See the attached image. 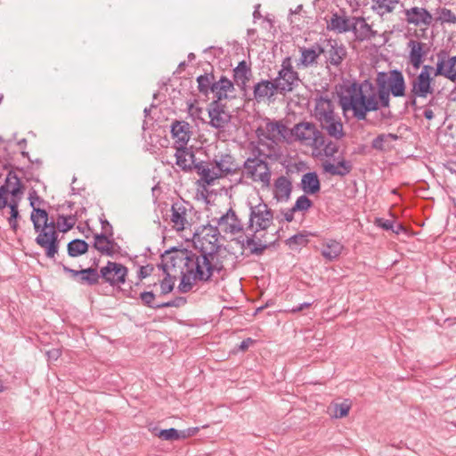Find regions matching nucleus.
Returning <instances> with one entry per match:
<instances>
[{
    "label": "nucleus",
    "instance_id": "a19ab883",
    "mask_svg": "<svg viewBox=\"0 0 456 456\" xmlns=\"http://www.w3.org/2000/svg\"><path fill=\"white\" fill-rule=\"evenodd\" d=\"M322 52L323 49L321 47H319V52L314 48H301V63L305 67L313 64Z\"/></svg>",
    "mask_w": 456,
    "mask_h": 456
},
{
    "label": "nucleus",
    "instance_id": "4468645a",
    "mask_svg": "<svg viewBox=\"0 0 456 456\" xmlns=\"http://www.w3.org/2000/svg\"><path fill=\"white\" fill-rule=\"evenodd\" d=\"M352 30L355 37L360 40H369L375 36V32L367 24L363 18H345L344 32Z\"/></svg>",
    "mask_w": 456,
    "mask_h": 456
},
{
    "label": "nucleus",
    "instance_id": "774afa93",
    "mask_svg": "<svg viewBox=\"0 0 456 456\" xmlns=\"http://www.w3.org/2000/svg\"><path fill=\"white\" fill-rule=\"evenodd\" d=\"M377 224L380 227H382L384 230H393V222L391 220H385L382 218H379L376 221Z\"/></svg>",
    "mask_w": 456,
    "mask_h": 456
},
{
    "label": "nucleus",
    "instance_id": "a878e982",
    "mask_svg": "<svg viewBox=\"0 0 456 456\" xmlns=\"http://www.w3.org/2000/svg\"><path fill=\"white\" fill-rule=\"evenodd\" d=\"M213 162L218 169L217 174H221V177L224 175L233 174L237 169L234 158L231 154H221L220 157L216 156Z\"/></svg>",
    "mask_w": 456,
    "mask_h": 456
},
{
    "label": "nucleus",
    "instance_id": "f704fd0d",
    "mask_svg": "<svg viewBox=\"0 0 456 456\" xmlns=\"http://www.w3.org/2000/svg\"><path fill=\"white\" fill-rule=\"evenodd\" d=\"M342 252V244L337 240H330L322 249V256L331 261L337 258Z\"/></svg>",
    "mask_w": 456,
    "mask_h": 456
},
{
    "label": "nucleus",
    "instance_id": "f8f14e48",
    "mask_svg": "<svg viewBox=\"0 0 456 456\" xmlns=\"http://www.w3.org/2000/svg\"><path fill=\"white\" fill-rule=\"evenodd\" d=\"M434 68L430 65H424L419 74L414 77L411 81V94L414 96H421L427 98L429 94L434 93L432 86L433 77L431 71Z\"/></svg>",
    "mask_w": 456,
    "mask_h": 456
},
{
    "label": "nucleus",
    "instance_id": "4c0bfd02",
    "mask_svg": "<svg viewBox=\"0 0 456 456\" xmlns=\"http://www.w3.org/2000/svg\"><path fill=\"white\" fill-rule=\"evenodd\" d=\"M77 213L69 216L59 215L57 222L58 230L63 233L71 230L77 221Z\"/></svg>",
    "mask_w": 456,
    "mask_h": 456
},
{
    "label": "nucleus",
    "instance_id": "2eb2a0df",
    "mask_svg": "<svg viewBox=\"0 0 456 456\" xmlns=\"http://www.w3.org/2000/svg\"><path fill=\"white\" fill-rule=\"evenodd\" d=\"M114 232L94 234L93 247L102 255L113 257L120 249V246L113 239Z\"/></svg>",
    "mask_w": 456,
    "mask_h": 456
},
{
    "label": "nucleus",
    "instance_id": "7c9ffc66",
    "mask_svg": "<svg viewBox=\"0 0 456 456\" xmlns=\"http://www.w3.org/2000/svg\"><path fill=\"white\" fill-rule=\"evenodd\" d=\"M315 129L316 127L314 124L302 122L294 126L292 134L295 135L296 139L309 144V139L314 134Z\"/></svg>",
    "mask_w": 456,
    "mask_h": 456
},
{
    "label": "nucleus",
    "instance_id": "864d4df0",
    "mask_svg": "<svg viewBox=\"0 0 456 456\" xmlns=\"http://www.w3.org/2000/svg\"><path fill=\"white\" fill-rule=\"evenodd\" d=\"M438 19L441 22L456 23V15L447 8L441 9Z\"/></svg>",
    "mask_w": 456,
    "mask_h": 456
},
{
    "label": "nucleus",
    "instance_id": "473e14b6",
    "mask_svg": "<svg viewBox=\"0 0 456 456\" xmlns=\"http://www.w3.org/2000/svg\"><path fill=\"white\" fill-rule=\"evenodd\" d=\"M21 198H13L11 199L10 201L7 200L6 208H10V217L8 219L11 229L13 232H17L19 224L17 220L20 217L19 212V204Z\"/></svg>",
    "mask_w": 456,
    "mask_h": 456
},
{
    "label": "nucleus",
    "instance_id": "13d9d810",
    "mask_svg": "<svg viewBox=\"0 0 456 456\" xmlns=\"http://www.w3.org/2000/svg\"><path fill=\"white\" fill-rule=\"evenodd\" d=\"M188 110L193 118L203 120L200 118V115L203 112V109L201 107L195 106L193 103H190L188 104Z\"/></svg>",
    "mask_w": 456,
    "mask_h": 456
},
{
    "label": "nucleus",
    "instance_id": "603ef678",
    "mask_svg": "<svg viewBox=\"0 0 456 456\" xmlns=\"http://www.w3.org/2000/svg\"><path fill=\"white\" fill-rule=\"evenodd\" d=\"M309 143H312L316 148H321V147H324V145L327 142H326V138L322 134V133L318 131L317 129H315L314 134H313L311 136V139H309Z\"/></svg>",
    "mask_w": 456,
    "mask_h": 456
},
{
    "label": "nucleus",
    "instance_id": "5701e85b",
    "mask_svg": "<svg viewBox=\"0 0 456 456\" xmlns=\"http://www.w3.org/2000/svg\"><path fill=\"white\" fill-rule=\"evenodd\" d=\"M300 186L305 194L314 195L320 191L321 183L316 172H307L302 175Z\"/></svg>",
    "mask_w": 456,
    "mask_h": 456
},
{
    "label": "nucleus",
    "instance_id": "c756f323",
    "mask_svg": "<svg viewBox=\"0 0 456 456\" xmlns=\"http://www.w3.org/2000/svg\"><path fill=\"white\" fill-rule=\"evenodd\" d=\"M77 282L89 287L100 284L98 269L93 266L81 269Z\"/></svg>",
    "mask_w": 456,
    "mask_h": 456
},
{
    "label": "nucleus",
    "instance_id": "dca6fc26",
    "mask_svg": "<svg viewBox=\"0 0 456 456\" xmlns=\"http://www.w3.org/2000/svg\"><path fill=\"white\" fill-rule=\"evenodd\" d=\"M278 94L286 95L293 92L300 84L301 80L297 71L278 72L274 78Z\"/></svg>",
    "mask_w": 456,
    "mask_h": 456
},
{
    "label": "nucleus",
    "instance_id": "1a4fd4ad",
    "mask_svg": "<svg viewBox=\"0 0 456 456\" xmlns=\"http://www.w3.org/2000/svg\"><path fill=\"white\" fill-rule=\"evenodd\" d=\"M273 221V212L263 200L253 206L249 203V219L247 229L257 233L265 231L271 226Z\"/></svg>",
    "mask_w": 456,
    "mask_h": 456
},
{
    "label": "nucleus",
    "instance_id": "79ce46f5",
    "mask_svg": "<svg viewBox=\"0 0 456 456\" xmlns=\"http://www.w3.org/2000/svg\"><path fill=\"white\" fill-rule=\"evenodd\" d=\"M327 62L336 67L339 66L342 62V47L330 45V49L327 52Z\"/></svg>",
    "mask_w": 456,
    "mask_h": 456
},
{
    "label": "nucleus",
    "instance_id": "9b49d317",
    "mask_svg": "<svg viewBox=\"0 0 456 456\" xmlns=\"http://www.w3.org/2000/svg\"><path fill=\"white\" fill-rule=\"evenodd\" d=\"M25 186L13 169L8 171L4 183L0 186V209L6 208L8 195L11 199L21 198L24 193Z\"/></svg>",
    "mask_w": 456,
    "mask_h": 456
},
{
    "label": "nucleus",
    "instance_id": "0eeeda50",
    "mask_svg": "<svg viewBox=\"0 0 456 456\" xmlns=\"http://www.w3.org/2000/svg\"><path fill=\"white\" fill-rule=\"evenodd\" d=\"M264 155L262 150L254 146L252 150V157L248 158L243 163V168L247 177L251 178L255 182H261L264 186L268 187L271 183V170L268 163L260 159Z\"/></svg>",
    "mask_w": 456,
    "mask_h": 456
},
{
    "label": "nucleus",
    "instance_id": "e2e57ef3",
    "mask_svg": "<svg viewBox=\"0 0 456 456\" xmlns=\"http://www.w3.org/2000/svg\"><path fill=\"white\" fill-rule=\"evenodd\" d=\"M289 72V71H296L293 69V66L291 64V59L290 57H286L282 62H281V68L279 70V72Z\"/></svg>",
    "mask_w": 456,
    "mask_h": 456
},
{
    "label": "nucleus",
    "instance_id": "69168bd1",
    "mask_svg": "<svg viewBox=\"0 0 456 456\" xmlns=\"http://www.w3.org/2000/svg\"><path fill=\"white\" fill-rule=\"evenodd\" d=\"M62 270L65 273H68L70 275V277L77 281L80 273V270H75L72 269L65 265H62Z\"/></svg>",
    "mask_w": 456,
    "mask_h": 456
},
{
    "label": "nucleus",
    "instance_id": "a18cd8bd",
    "mask_svg": "<svg viewBox=\"0 0 456 456\" xmlns=\"http://www.w3.org/2000/svg\"><path fill=\"white\" fill-rule=\"evenodd\" d=\"M139 298L142 300L143 305L152 308V309H160L162 306H159L160 303H156L155 298L156 295L152 291H143L139 295Z\"/></svg>",
    "mask_w": 456,
    "mask_h": 456
},
{
    "label": "nucleus",
    "instance_id": "f3484780",
    "mask_svg": "<svg viewBox=\"0 0 456 456\" xmlns=\"http://www.w3.org/2000/svg\"><path fill=\"white\" fill-rule=\"evenodd\" d=\"M447 53L440 51L437 53L438 61L435 71V76H443L452 82H456V56L449 57L445 62Z\"/></svg>",
    "mask_w": 456,
    "mask_h": 456
},
{
    "label": "nucleus",
    "instance_id": "338daca9",
    "mask_svg": "<svg viewBox=\"0 0 456 456\" xmlns=\"http://www.w3.org/2000/svg\"><path fill=\"white\" fill-rule=\"evenodd\" d=\"M17 171L22 173L24 175V177L26 178V180L28 182V181H36V182H39V179L38 178H35L33 176V175L29 172V168H27L25 169L24 167H15Z\"/></svg>",
    "mask_w": 456,
    "mask_h": 456
},
{
    "label": "nucleus",
    "instance_id": "bb28decb",
    "mask_svg": "<svg viewBox=\"0 0 456 456\" xmlns=\"http://www.w3.org/2000/svg\"><path fill=\"white\" fill-rule=\"evenodd\" d=\"M171 222L177 231H183L185 227L187 208L183 203L175 202L171 206Z\"/></svg>",
    "mask_w": 456,
    "mask_h": 456
},
{
    "label": "nucleus",
    "instance_id": "a211bd4d",
    "mask_svg": "<svg viewBox=\"0 0 456 456\" xmlns=\"http://www.w3.org/2000/svg\"><path fill=\"white\" fill-rule=\"evenodd\" d=\"M409 52V61L415 69H419L424 61V57L429 52V46L428 44L411 39L407 43Z\"/></svg>",
    "mask_w": 456,
    "mask_h": 456
},
{
    "label": "nucleus",
    "instance_id": "ea45409f",
    "mask_svg": "<svg viewBox=\"0 0 456 456\" xmlns=\"http://www.w3.org/2000/svg\"><path fill=\"white\" fill-rule=\"evenodd\" d=\"M158 266L166 273V277L160 281V294L167 295L174 289L175 282L167 272V265L160 264Z\"/></svg>",
    "mask_w": 456,
    "mask_h": 456
},
{
    "label": "nucleus",
    "instance_id": "6e6552de",
    "mask_svg": "<svg viewBox=\"0 0 456 456\" xmlns=\"http://www.w3.org/2000/svg\"><path fill=\"white\" fill-rule=\"evenodd\" d=\"M56 229H58L57 223L49 220L47 223L42 224L41 229L35 231L38 233L35 241L45 249L48 258H53L59 251L60 240Z\"/></svg>",
    "mask_w": 456,
    "mask_h": 456
},
{
    "label": "nucleus",
    "instance_id": "9d476101",
    "mask_svg": "<svg viewBox=\"0 0 456 456\" xmlns=\"http://www.w3.org/2000/svg\"><path fill=\"white\" fill-rule=\"evenodd\" d=\"M99 279L102 283H107L110 287L120 288L125 284L128 275V268L121 263L107 261L106 265L98 270Z\"/></svg>",
    "mask_w": 456,
    "mask_h": 456
},
{
    "label": "nucleus",
    "instance_id": "412c9836",
    "mask_svg": "<svg viewBox=\"0 0 456 456\" xmlns=\"http://www.w3.org/2000/svg\"><path fill=\"white\" fill-rule=\"evenodd\" d=\"M275 94H278L276 85L273 80L262 79L254 86V98L257 102H261L265 98H271Z\"/></svg>",
    "mask_w": 456,
    "mask_h": 456
},
{
    "label": "nucleus",
    "instance_id": "c85d7f7f",
    "mask_svg": "<svg viewBox=\"0 0 456 456\" xmlns=\"http://www.w3.org/2000/svg\"><path fill=\"white\" fill-rule=\"evenodd\" d=\"M256 234L254 232L252 234L245 240H237V242L240 243L241 248H249L250 254L254 256H261L264 251L268 248V244L262 243L261 240L258 242L256 241Z\"/></svg>",
    "mask_w": 456,
    "mask_h": 456
},
{
    "label": "nucleus",
    "instance_id": "c9c22d12",
    "mask_svg": "<svg viewBox=\"0 0 456 456\" xmlns=\"http://www.w3.org/2000/svg\"><path fill=\"white\" fill-rule=\"evenodd\" d=\"M233 81H249L252 77L251 68L247 64L246 61H241L233 69Z\"/></svg>",
    "mask_w": 456,
    "mask_h": 456
},
{
    "label": "nucleus",
    "instance_id": "4be33fe9",
    "mask_svg": "<svg viewBox=\"0 0 456 456\" xmlns=\"http://www.w3.org/2000/svg\"><path fill=\"white\" fill-rule=\"evenodd\" d=\"M171 134L174 138H176V142L179 143L178 147H185L190 140L189 123L175 120L171 126Z\"/></svg>",
    "mask_w": 456,
    "mask_h": 456
},
{
    "label": "nucleus",
    "instance_id": "6e6d98bb",
    "mask_svg": "<svg viewBox=\"0 0 456 456\" xmlns=\"http://www.w3.org/2000/svg\"><path fill=\"white\" fill-rule=\"evenodd\" d=\"M328 28L342 32V16L335 13L328 24Z\"/></svg>",
    "mask_w": 456,
    "mask_h": 456
},
{
    "label": "nucleus",
    "instance_id": "de8ad7c7",
    "mask_svg": "<svg viewBox=\"0 0 456 456\" xmlns=\"http://www.w3.org/2000/svg\"><path fill=\"white\" fill-rule=\"evenodd\" d=\"M29 206L31 207L32 210H34V208H40V206H45L48 205V202H46L44 199H42L40 196H38L36 190L32 189L28 193Z\"/></svg>",
    "mask_w": 456,
    "mask_h": 456
},
{
    "label": "nucleus",
    "instance_id": "7ed1b4c3",
    "mask_svg": "<svg viewBox=\"0 0 456 456\" xmlns=\"http://www.w3.org/2000/svg\"><path fill=\"white\" fill-rule=\"evenodd\" d=\"M379 99L383 108H388L390 94L395 97L405 95V80L401 71L394 69L387 72H379L376 77Z\"/></svg>",
    "mask_w": 456,
    "mask_h": 456
},
{
    "label": "nucleus",
    "instance_id": "0e129e2a",
    "mask_svg": "<svg viewBox=\"0 0 456 456\" xmlns=\"http://www.w3.org/2000/svg\"><path fill=\"white\" fill-rule=\"evenodd\" d=\"M323 151L326 156H333L338 151V148L335 143L330 142L324 145Z\"/></svg>",
    "mask_w": 456,
    "mask_h": 456
},
{
    "label": "nucleus",
    "instance_id": "2f4dec72",
    "mask_svg": "<svg viewBox=\"0 0 456 456\" xmlns=\"http://www.w3.org/2000/svg\"><path fill=\"white\" fill-rule=\"evenodd\" d=\"M89 244L81 239H74L67 245V252L70 257H77L88 251Z\"/></svg>",
    "mask_w": 456,
    "mask_h": 456
},
{
    "label": "nucleus",
    "instance_id": "6ab92c4d",
    "mask_svg": "<svg viewBox=\"0 0 456 456\" xmlns=\"http://www.w3.org/2000/svg\"><path fill=\"white\" fill-rule=\"evenodd\" d=\"M217 224L224 226L223 231L225 233L236 234L243 231V224L232 208L217 219Z\"/></svg>",
    "mask_w": 456,
    "mask_h": 456
},
{
    "label": "nucleus",
    "instance_id": "423d86ee",
    "mask_svg": "<svg viewBox=\"0 0 456 456\" xmlns=\"http://www.w3.org/2000/svg\"><path fill=\"white\" fill-rule=\"evenodd\" d=\"M161 257L167 262L165 265H167V268H179L180 271L188 270V273L192 274V280L199 281L196 278V272L199 269L200 255L187 248L173 247L166 250Z\"/></svg>",
    "mask_w": 456,
    "mask_h": 456
},
{
    "label": "nucleus",
    "instance_id": "4d7b16f0",
    "mask_svg": "<svg viewBox=\"0 0 456 456\" xmlns=\"http://www.w3.org/2000/svg\"><path fill=\"white\" fill-rule=\"evenodd\" d=\"M154 267L152 265H147L145 266H141L138 271V278L139 280H143L150 276L151 273L153 272Z\"/></svg>",
    "mask_w": 456,
    "mask_h": 456
},
{
    "label": "nucleus",
    "instance_id": "f257e3e1",
    "mask_svg": "<svg viewBox=\"0 0 456 456\" xmlns=\"http://www.w3.org/2000/svg\"><path fill=\"white\" fill-rule=\"evenodd\" d=\"M344 91L348 94L347 97L344 96V111L351 110L354 117L359 120L365 119L368 112L381 107L378 87L368 79L352 84L344 81Z\"/></svg>",
    "mask_w": 456,
    "mask_h": 456
},
{
    "label": "nucleus",
    "instance_id": "f03ea898",
    "mask_svg": "<svg viewBox=\"0 0 456 456\" xmlns=\"http://www.w3.org/2000/svg\"><path fill=\"white\" fill-rule=\"evenodd\" d=\"M200 247V263L199 269L196 272V278L199 281L208 282L211 281L214 273H221L225 270L224 260L226 255L223 251H226V248L218 244L217 239L215 240L204 238L199 240Z\"/></svg>",
    "mask_w": 456,
    "mask_h": 456
},
{
    "label": "nucleus",
    "instance_id": "58836bf2",
    "mask_svg": "<svg viewBox=\"0 0 456 456\" xmlns=\"http://www.w3.org/2000/svg\"><path fill=\"white\" fill-rule=\"evenodd\" d=\"M372 8L379 14L391 12L398 4L397 0H372Z\"/></svg>",
    "mask_w": 456,
    "mask_h": 456
},
{
    "label": "nucleus",
    "instance_id": "72a5a7b5",
    "mask_svg": "<svg viewBox=\"0 0 456 456\" xmlns=\"http://www.w3.org/2000/svg\"><path fill=\"white\" fill-rule=\"evenodd\" d=\"M309 232L303 231L293 236L288 238L285 240V244L292 250L299 249L302 247H305L308 244Z\"/></svg>",
    "mask_w": 456,
    "mask_h": 456
},
{
    "label": "nucleus",
    "instance_id": "052dcab7",
    "mask_svg": "<svg viewBox=\"0 0 456 456\" xmlns=\"http://www.w3.org/2000/svg\"><path fill=\"white\" fill-rule=\"evenodd\" d=\"M209 227V232L207 233L201 240L204 238H207L210 240H215V239L218 240V235L220 234L219 230L217 226L208 225Z\"/></svg>",
    "mask_w": 456,
    "mask_h": 456
},
{
    "label": "nucleus",
    "instance_id": "37998d69",
    "mask_svg": "<svg viewBox=\"0 0 456 456\" xmlns=\"http://www.w3.org/2000/svg\"><path fill=\"white\" fill-rule=\"evenodd\" d=\"M181 273V281L178 285V290L181 293H186L189 292L194 284V281L192 280V274H190L188 273V270L185 271H180Z\"/></svg>",
    "mask_w": 456,
    "mask_h": 456
},
{
    "label": "nucleus",
    "instance_id": "5fc2aeb1",
    "mask_svg": "<svg viewBox=\"0 0 456 456\" xmlns=\"http://www.w3.org/2000/svg\"><path fill=\"white\" fill-rule=\"evenodd\" d=\"M185 303H186V298L185 297H176L173 300L160 303L159 306H162V308L180 307V306L183 305Z\"/></svg>",
    "mask_w": 456,
    "mask_h": 456
},
{
    "label": "nucleus",
    "instance_id": "b1692460",
    "mask_svg": "<svg viewBox=\"0 0 456 456\" xmlns=\"http://www.w3.org/2000/svg\"><path fill=\"white\" fill-rule=\"evenodd\" d=\"M176 165L183 171L192 170V163H194L195 154L189 151L186 147H176L175 154Z\"/></svg>",
    "mask_w": 456,
    "mask_h": 456
},
{
    "label": "nucleus",
    "instance_id": "aec40b11",
    "mask_svg": "<svg viewBox=\"0 0 456 456\" xmlns=\"http://www.w3.org/2000/svg\"><path fill=\"white\" fill-rule=\"evenodd\" d=\"M405 20L409 24L415 26H429L433 17L425 8L411 7L405 10Z\"/></svg>",
    "mask_w": 456,
    "mask_h": 456
},
{
    "label": "nucleus",
    "instance_id": "bf43d9fd",
    "mask_svg": "<svg viewBox=\"0 0 456 456\" xmlns=\"http://www.w3.org/2000/svg\"><path fill=\"white\" fill-rule=\"evenodd\" d=\"M200 428L198 427L188 428L183 430H180L181 439H186L190 436H195L199 432Z\"/></svg>",
    "mask_w": 456,
    "mask_h": 456
},
{
    "label": "nucleus",
    "instance_id": "393cba45",
    "mask_svg": "<svg viewBox=\"0 0 456 456\" xmlns=\"http://www.w3.org/2000/svg\"><path fill=\"white\" fill-rule=\"evenodd\" d=\"M265 130L266 135H265V138L274 142L277 139L285 138L287 126L281 121H272L266 118Z\"/></svg>",
    "mask_w": 456,
    "mask_h": 456
},
{
    "label": "nucleus",
    "instance_id": "49530a36",
    "mask_svg": "<svg viewBox=\"0 0 456 456\" xmlns=\"http://www.w3.org/2000/svg\"><path fill=\"white\" fill-rule=\"evenodd\" d=\"M312 205L313 201L306 195H301L297 199L293 206V211H306Z\"/></svg>",
    "mask_w": 456,
    "mask_h": 456
},
{
    "label": "nucleus",
    "instance_id": "cd10ccee",
    "mask_svg": "<svg viewBox=\"0 0 456 456\" xmlns=\"http://www.w3.org/2000/svg\"><path fill=\"white\" fill-rule=\"evenodd\" d=\"M274 198L278 201H287L289 199L292 186L291 182L286 176H279L274 182Z\"/></svg>",
    "mask_w": 456,
    "mask_h": 456
},
{
    "label": "nucleus",
    "instance_id": "680f3d73",
    "mask_svg": "<svg viewBox=\"0 0 456 456\" xmlns=\"http://www.w3.org/2000/svg\"><path fill=\"white\" fill-rule=\"evenodd\" d=\"M99 221L102 225V232H114L113 227L110 224V222L104 217V215L102 214V216H100Z\"/></svg>",
    "mask_w": 456,
    "mask_h": 456
},
{
    "label": "nucleus",
    "instance_id": "e433bc0d",
    "mask_svg": "<svg viewBox=\"0 0 456 456\" xmlns=\"http://www.w3.org/2000/svg\"><path fill=\"white\" fill-rule=\"evenodd\" d=\"M30 221L33 224L34 230L37 231V229H41L42 224L49 221L48 212L42 208H34V210L30 213Z\"/></svg>",
    "mask_w": 456,
    "mask_h": 456
},
{
    "label": "nucleus",
    "instance_id": "3c124183",
    "mask_svg": "<svg viewBox=\"0 0 456 456\" xmlns=\"http://www.w3.org/2000/svg\"><path fill=\"white\" fill-rule=\"evenodd\" d=\"M323 170L326 173L331 174V175H342V170L339 168L342 167V159L338 160L337 164H333L330 162H324L322 164Z\"/></svg>",
    "mask_w": 456,
    "mask_h": 456
},
{
    "label": "nucleus",
    "instance_id": "ddd939ff",
    "mask_svg": "<svg viewBox=\"0 0 456 456\" xmlns=\"http://www.w3.org/2000/svg\"><path fill=\"white\" fill-rule=\"evenodd\" d=\"M224 99H214L208 106V113L210 118L209 126L216 129H223L231 120V115L225 110Z\"/></svg>",
    "mask_w": 456,
    "mask_h": 456
},
{
    "label": "nucleus",
    "instance_id": "39448f33",
    "mask_svg": "<svg viewBox=\"0 0 456 456\" xmlns=\"http://www.w3.org/2000/svg\"><path fill=\"white\" fill-rule=\"evenodd\" d=\"M314 117L330 136L342 137V123L334 113L333 102L327 95L315 98Z\"/></svg>",
    "mask_w": 456,
    "mask_h": 456
},
{
    "label": "nucleus",
    "instance_id": "8fccbe9b",
    "mask_svg": "<svg viewBox=\"0 0 456 456\" xmlns=\"http://www.w3.org/2000/svg\"><path fill=\"white\" fill-rule=\"evenodd\" d=\"M387 138H392L394 140L397 139V135L393 134H379L372 141V148L376 150L382 151L384 149V142L387 141Z\"/></svg>",
    "mask_w": 456,
    "mask_h": 456
},
{
    "label": "nucleus",
    "instance_id": "20e7f679",
    "mask_svg": "<svg viewBox=\"0 0 456 456\" xmlns=\"http://www.w3.org/2000/svg\"><path fill=\"white\" fill-rule=\"evenodd\" d=\"M196 81L200 94L206 97L210 93L214 94V99H229L233 97L229 94L235 92L233 82L224 75L216 77L213 71L205 72L198 76Z\"/></svg>",
    "mask_w": 456,
    "mask_h": 456
},
{
    "label": "nucleus",
    "instance_id": "c03bdc74",
    "mask_svg": "<svg viewBox=\"0 0 456 456\" xmlns=\"http://www.w3.org/2000/svg\"><path fill=\"white\" fill-rule=\"evenodd\" d=\"M154 435L165 441H176L181 439L180 430L175 428L160 429Z\"/></svg>",
    "mask_w": 456,
    "mask_h": 456
},
{
    "label": "nucleus",
    "instance_id": "09e8293b",
    "mask_svg": "<svg viewBox=\"0 0 456 456\" xmlns=\"http://www.w3.org/2000/svg\"><path fill=\"white\" fill-rule=\"evenodd\" d=\"M200 175L201 179L208 185L212 184L216 178L221 177V174L215 173L208 167L202 169L201 172H200Z\"/></svg>",
    "mask_w": 456,
    "mask_h": 456
}]
</instances>
